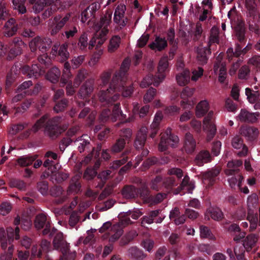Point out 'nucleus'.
<instances>
[{
	"instance_id": "obj_1",
	"label": "nucleus",
	"mask_w": 260,
	"mask_h": 260,
	"mask_svg": "<svg viewBox=\"0 0 260 260\" xmlns=\"http://www.w3.org/2000/svg\"><path fill=\"white\" fill-rule=\"evenodd\" d=\"M129 69L128 63L124 60L120 70L115 72L110 82L109 88L101 90L99 93V100L103 106H112L122 95L129 97L133 92V87L127 81V72Z\"/></svg>"
},
{
	"instance_id": "obj_2",
	"label": "nucleus",
	"mask_w": 260,
	"mask_h": 260,
	"mask_svg": "<svg viewBox=\"0 0 260 260\" xmlns=\"http://www.w3.org/2000/svg\"><path fill=\"white\" fill-rule=\"evenodd\" d=\"M45 126V133L52 140L58 137L68 128L66 124H61V117L55 116L48 119L47 115H44L37 121L32 127V131L37 132Z\"/></svg>"
},
{
	"instance_id": "obj_3",
	"label": "nucleus",
	"mask_w": 260,
	"mask_h": 260,
	"mask_svg": "<svg viewBox=\"0 0 260 260\" xmlns=\"http://www.w3.org/2000/svg\"><path fill=\"white\" fill-rule=\"evenodd\" d=\"M252 46V44L248 43L246 46L243 48L240 44L237 43L235 44L234 49L232 47L228 49L226 52V59L229 62H233L230 70L231 75L235 73L243 61V56L251 49Z\"/></svg>"
},
{
	"instance_id": "obj_4",
	"label": "nucleus",
	"mask_w": 260,
	"mask_h": 260,
	"mask_svg": "<svg viewBox=\"0 0 260 260\" xmlns=\"http://www.w3.org/2000/svg\"><path fill=\"white\" fill-rule=\"evenodd\" d=\"M143 213L138 209H134L129 210L128 211L124 212L123 215V219L120 222L112 226V230L115 232V234L112 235L110 240L113 241L118 240L123 234V228L125 226L131 224L133 222L129 218L131 216L133 219H138Z\"/></svg>"
},
{
	"instance_id": "obj_5",
	"label": "nucleus",
	"mask_w": 260,
	"mask_h": 260,
	"mask_svg": "<svg viewBox=\"0 0 260 260\" xmlns=\"http://www.w3.org/2000/svg\"><path fill=\"white\" fill-rule=\"evenodd\" d=\"M20 229L19 227L16 226L15 229L12 227H9L7 229V232L3 228L0 229V242L1 247L3 249H6L8 245V249L6 254H11V259L10 260H16L13 257V251L14 246L12 245V242L14 239L18 240L20 238L19 235Z\"/></svg>"
},
{
	"instance_id": "obj_6",
	"label": "nucleus",
	"mask_w": 260,
	"mask_h": 260,
	"mask_svg": "<svg viewBox=\"0 0 260 260\" xmlns=\"http://www.w3.org/2000/svg\"><path fill=\"white\" fill-rule=\"evenodd\" d=\"M54 236L53 245L55 249L61 252L62 255L60 257L66 260H74L76 253L75 252H70L69 244L64 239L63 234L57 230L52 237Z\"/></svg>"
},
{
	"instance_id": "obj_7",
	"label": "nucleus",
	"mask_w": 260,
	"mask_h": 260,
	"mask_svg": "<svg viewBox=\"0 0 260 260\" xmlns=\"http://www.w3.org/2000/svg\"><path fill=\"white\" fill-rule=\"evenodd\" d=\"M193 91V89L185 87L180 94L181 98L182 99L180 102L181 106L187 111L180 116V120L181 122L186 121L190 118L191 113L189 110L193 107V104L192 101L188 99L192 95Z\"/></svg>"
},
{
	"instance_id": "obj_8",
	"label": "nucleus",
	"mask_w": 260,
	"mask_h": 260,
	"mask_svg": "<svg viewBox=\"0 0 260 260\" xmlns=\"http://www.w3.org/2000/svg\"><path fill=\"white\" fill-rule=\"evenodd\" d=\"M126 115L123 114L120 109V103H117L114 105L111 111L109 109H104L100 116V120L102 122L107 121L115 122L118 119H124Z\"/></svg>"
},
{
	"instance_id": "obj_9",
	"label": "nucleus",
	"mask_w": 260,
	"mask_h": 260,
	"mask_svg": "<svg viewBox=\"0 0 260 260\" xmlns=\"http://www.w3.org/2000/svg\"><path fill=\"white\" fill-rule=\"evenodd\" d=\"M34 225L38 230L44 229L43 235H49V237H52L57 231L54 228L51 229L50 221L44 213H40L36 216Z\"/></svg>"
},
{
	"instance_id": "obj_10",
	"label": "nucleus",
	"mask_w": 260,
	"mask_h": 260,
	"mask_svg": "<svg viewBox=\"0 0 260 260\" xmlns=\"http://www.w3.org/2000/svg\"><path fill=\"white\" fill-rule=\"evenodd\" d=\"M52 43V40L50 38H41L37 36L29 42V46L32 52H35L38 49L42 53H44L50 48Z\"/></svg>"
},
{
	"instance_id": "obj_11",
	"label": "nucleus",
	"mask_w": 260,
	"mask_h": 260,
	"mask_svg": "<svg viewBox=\"0 0 260 260\" xmlns=\"http://www.w3.org/2000/svg\"><path fill=\"white\" fill-rule=\"evenodd\" d=\"M26 44L20 37H14L9 42L10 50L8 53L7 58L9 60H12L22 53L23 48Z\"/></svg>"
},
{
	"instance_id": "obj_12",
	"label": "nucleus",
	"mask_w": 260,
	"mask_h": 260,
	"mask_svg": "<svg viewBox=\"0 0 260 260\" xmlns=\"http://www.w3.org/2000/svg\"><path fill=\"white\" fill-rule=\"evenodd\" d=\"M71 66L68 62L64 63V69L60 79V83L62 86L67 84L66 86V93L68 95H73L75 90L72 86V81L70 80L72 74L70 72Z\"/></svg>"
},
{
	"instance_id": "obj_13",
	"label": "nucleus",
	"mask_w": 260,
	"mask_h": 260,
	"mask_svg": "<svg viewBox=\"0 0 260 260\" xmlns=\"http://www.w3.org/2000/svg\"><path fill=\"white\" fill-rule=\"evenodd\" d=\"M71 17L70 13H67L62 17L57 15L54 17L52 24L50 26V32L52 36L56 35L69 21Z\"/></svg>"
},
{
	"instance_id": "obj_14",
	"label": "nucleus",
	"mask_w": 260,
	"mask_h": 260,
	"mask_svg": "<svg viewBox=\"0 0 260 260\" xmlns=\"http://www.w3.org/2000/svg\"><path fill=\"white\" fill-rule=\"evenodd\" d=\"M51 245L50 241L46 239L41 241L39 246L34 245L31 249V254L38 258L47 257V253L51 250Z\"/></svg>"
},
{
	"instance_id": "obj_15",
	"label": "nucleus",
	"mask_w": 260,
	"mask_h": 260,
	"mask_svg": "<svg viewBox=\"0 0 260 260\" xmlns=\"http://www.w3.org/2000/svg\"><path fill=\"white\" fill-rule=\"evenodd\" d=\"M179 141L178 137L172 134H164L160 139V141L158 144V149L160 151L164 152L166 151L169 146L174 147Z\"/></svg>"
},
{
	"instance_id": "obj_16",
	"label": "nucleus",
	"mask_w": 260,
	"mask_h": 260,
	"mask_svg": "<svg viewBox=\"0 0 260 260\" xmlns=\"http://www.w3.org/2000/svg\"><path fill=\"white\" fill-rule=\"evenodd\" d=\"M112 12L107 11L105 14L100 18L99 21L94 23V28L96 30L101 29L104 36L107 35L109 32V26L111 23Z\"/></svg>"
},
{
	"instance_id": "obj_17",
	"label": "nucleus",
	"mask_w": 260,
	"mask_h": 260,
	"mask_svg": "<svg viewBox=\"0 0 260 260\" xmlns=\"http://www.w3.org/2000/svg\"><path fill=\"white\" fill-rule=\"evenodd\" d=\"M234 36L241 44H245L247 41L246 27L243 20L238 19L234 28Z\"/></svg>"
},
{
	"instance_id": "obj_18",
	"label": "nucleus",
	"mask_w": 260,
	"mask_h": 260,
	"mask_svg": "<svg viewBox=\"0 0 260 260\" xmlns=\"http://www.w3.org/2000/svg\"><path fill=\"white\" fill-rule=\"evenodd\" d=\"M100 7V5L96 3H93L87 7L81 13V22L82 23H85L87 21L89 22L91 21H93L95 18V13Z\"/></svg>"
},
{
	"instance_id": "obj_19",
	"label": "nucleus",
	"mask_w": 260,
	"mask_h": 260,
	"mask_svg": "<svg viewBox=\"0 0 260 260\" xmlns=\"http://www.w3.org/2000/svg\"><path fill=\"white\" fill-rule=\"evenodd\" d=\"M21 72L22 74L26 75L28 78L34 77L37 79L41 75H43L45 71L38 64H32L31 67L28 66H24L21 68Z\"/></svg>"
},
{
	"instance_id": "obj_20",
	"label": "nucleus",
	"mask_w": 260,
	"mask_h": 260,
	"mask_svg": "<svg viewBox=\"0 0 260 260\" xmlns=\"http://www.w3.org/2000/svg\"><path fill=\"white\" fill-rule=\"evenodd\" d=\"M240 134L250 142L256 140L259 134L258 128L249 125H242L240 128Z\"/></svg>"
},
{
	"instance_id": "obj_21",
	"label": "nucleus",
	"mask_w": 260,
	"mask_h": 260,
	"mask_svg": "<svg viewBox=\"0 0 260 260\" xmlns=\"http://www.w3.org/2000/svg\"><path fill=\"white\" fill-rule=\"evenodd\" d=\"M260 116V113L250 112L245 109H242L238 116L237 119L241 122L254 123L257 122V118Z\"/></svg>"
},
{
	"instance_id": "obj_22",
	"label": "nucleus",
	"mask_w": 260,
	"mask_h": 260,
	"mask_svg": "<svg viewBox=\"0 0 260 260\" xmlns=\"http://www.w3.org/2000/svg\"><path fill=\"white\" fill-rule=\"evenodd\" d=\"M18 29V25L16 19L14 18H9L4 27V36L7 38L12 37L16 34Z\"/></svg>"
},
{
	"instance_id": "obj_23",
	"label": "nucleus",
	"mask_w": 260,
	"mask_h": 260,
	"mask_svg": "<svg viewBox=\"0 0 260 260\" xmlns=\"http://www.w3.org/2000/svg\"><path fill=\"white\" fill-rule=\"evenodd\" d=\"M148 128L142 126L138 132L135 140L134 146L137 150L142 149L146 143L147 137Z\"/></svg>"
},
{
	"instance_id": "obj_24",
	"label": "nucleus",
	"mask_w": 260,
	"mask_h": 260,
	"mask_svg": "<svg viewBox=\"0 0 260 260\" xmlns=\"http://www.w3.org/2000/svg\"><path fill=\"white\" fill-rule=\"evenodd\" d=\"M168 45L167 40L164 37L155 36V40L149 45V47L155 51L161 52L164 50Z\"/></svg>"
},
{
	"instance_id": "obj_25",
	"label": "nucleus",
	"mask_w": 260,
	"mask_h": 260,
	"mask_svg": "<svg viewBox=\"0 0 260 260\" xmlns=\"http://www.w3.org/2000/svg\"><path fill=\"white\" fill-rule=\"evenodd\" d=\"M219 173L220 170L217 168H212L203 173L202 178L204 183H208L209 186H212Z\"/></svg>"
},
{
	"instance_id": "obj_26",
	"label": "nucleus",
	"mask_w": 260,
	"mask_h": 260,
	"mask_svg": "<svg viewBox=\"0 0 260 260\" xmlns=\"http://www.w3.org/2000/svg\"><path fill=\"white\" fill-rule=\"evenodd\" d=\"M211 53L210 47L209 46L207 47H198L197 48V58L199 63L201 65L206 64Z\"/></svg>"
},
{
	"instance_id": "obj_27",
	"label": "nucleus",
	"mask_w": 260,
	"mask_h": 260,
	"mask_svg": "<svg viewBox=\"0 0 260 260\" xmlns=\"http://www.w3.org/2000/svg\"><path fill=\"white\" fill-rule=\"evenodd\" d=\"M169 59V57L168 58V56H165L162 57L159 61L157 67V77L160 81H162V80L165 79L166 72L168 70Z\"/></svg>"
},
{
	"instance_id": "obj_28",
	"label": "nucleus",
	"mask_w": 260,
	"mask_h": 260,
	"mask_svg": "<svg viewBox=\"0 0 260 260\" xmlns=\"http://www.w3.org/2000/svg\"><path fill=\"white\" fill-rule=\"evenodd\" d=\"M163 118V115L161 112H157L154 118L153 121L150 126V137L154 138L159 129V124Z\"/></svg>"
},
{
	"instance_id": "obj_29",
	"label": "nucleus",
	"mask_w": 260,
	"mask_h": 260,
	"mask_svg": "<svg viewBox=\"0 0 260 260\" xmlns=\"http://www.w3.org/2000/svg\"><path fill=\"white\" fill-rule=\"evenodd\" d=\"M75 144L78 146V150L80 153H82L85 151L88 152H90L92 148V145L88 139L84 138V136L79 137L74 141Z\"/></svg>"
},
{
	"instance_id": "obj_30",
	"label": "nucleus",
	"mask_w": 260,
	"mask_h": 260,
	"mask_svg": "<svg viewBox=\"0 0 260 260\" xmlns=\"http://www.w3.org/2000/svg\"><path fill=\"white\" fill-rule=\"evenodd\" d=\"M207 215L216 221H220L224 218V215L221 209L217 206H212L207 209L206 216Z\"/></svg>"
},
{
	"instance_id": "obj_31",
	"label": "nucleus",
	"mask_w": 260,
	"mask_h": 260,
	"mask_svg": "<svg viewBox=\"0 0 260 260\" xmlns=\"http://www.w3.org/2000/svg\"><path fill=\"white\" fill-rule=\"evenodd\" d=\"M196 147V142L192 135L189 133H187L185 135L184 143V148L185 151L188 154H191L194 152Z\"/></svg>"
},
{
	"instance_id": "obj_32",
	"label": "nucleus",
	"mask_w": 260,
	"mask_h": 260,
	"mask_svg": "<svg viewBox=\"0 0 260 260\" xmlns=\"http://www.w3.org/2000/svg\"><path fill=\"white\" fill-rule=\"evenodd\" d=\"M122 194L126 199L136 198L138 197V188L132 185H125L122 189Z\"/></svg>"
},
{
	"instance_id": "obj_33",
	"label": "nucleus",
	"mask_w": 260,
	"mask_h": 260,
	"mask_svg": "<svg viewBox=\"0 0 260 260\" xmlns=\"http://www.w3.org/2000/svg\"><path fill=\"white\" fill-rule=\"evenodd\" d=\"M157 77V75L155 77L152 74H148L145 76L140 83V86L142 88H146L152 84L157 87L161 82Z\"/></svg>"
},
{
	"instance_id": "obj_34",
	"label": "nucleus",
	"mask_w": 260,
	"mask_h": 260,
	"mask_svg": "<svg viewBox=\"0 0 260 260\" xmlns=\"http://www.w3.org/2000/svg\"><path fill=\"white\" fill-rule=\"evenodd\" d=\"M232 146L236 149H240L242 147V150L238 152V155L240 156H246L247 153V147L243 144V140L239 136L233 138L232 142Z\"/></svg>"
},
{
	"instance_id": "obj_35",
	"label": "nucleus",
	"mask_w": 260,
	"mask_h": 260,
	"mask_svg": "<svg viewBox=\"0 0 260 260\" xmlns=\"http://www.w3.org/2000/svg\"><path fill=\"white\" fill-rule=\"evenodd\" d=\"M93 90V84L92 81H86L80 87L79 94L81 99L88 96Z\"/></svg>"
},
{
	"instance_id": "obj_36",
	"label": "nucleus",
	"mask_w": 260,
	"mask_h": 260,
	"mask_svg": "<svg viewBox=\"0 0 260 260\" xmlns=\"http://www.w3.org/2000/svg\"><path fill=\"white\" fill-rule=\"evenodd\" d=\"M211 156L208 151L202 150L197 154L195 158V162L199 166H202L205 163L210 162Z\"/></svg>"
},
{
	"instance_id": "obj_37",
	"label": "nucleus",
	"mask_w": 260,
	"mask_h": 260,
	"mask_svg": "<svg viewBox=\"0 0 260 260\" xmlns=\"http://www.w3.org/2000/svg\"><path fill=\"white\" fill-rule=\"evenodd\" d=\"M129 256L135 260H143L147 256L144 251L137 247L133 246L128 250Z\"/></svg>"
},
{
	"instance_id": "obj_38",
	"label": "nucleus",
	"mask_w": 260,
	"mask_h": 260,
	"mask_svg": "<svg viewBox=\"0 0 260 260\" xmlns=\"http://www.w3.org/2000/svg\"><path fill=\"white\" fill-rule=\"evenodd\" d=\"M257 241V237L255 234H250L246 236L243 241V248L247 252H249L255 245Z\"/></svg>"
},
{
	"instance_id": "obj_39",
	"label": "nucleus",
	"mask_w": 260,
	"mask_h": 260,
	"mask_svg": "<svg viewBox=\"0 0 260 260\" xmlns=\"http://www.w3.org/2000/svg\"><path fill=\"white\" fill-rule=\"evenodd\" d=\"M60 71L58 68L53 67L50 69L46 74V78L53 83H56L58 82L60 77Z\"/></svg>"
},
{
	"instance_id": "obj_40",
	"label": "nucleus",
	"mask_w": 260,
	"mask_h": 260,
	"mask_svg": "<svg viewBox=\"0 0 260 260\" xmlns=\"http://www.w3.org/2000/svg\"><path fill=\"white\" fill-rule=\"evenodd\" d=\"M38 155H28L19 157L17 159L18 164L21 167H27L31 165L38 158Z\"/></svg>"
},
{
	"instance_id": "obj_41",
	"label": "nucleus",
	"mask_w": 260,
	"mask_h": 260,
	"mask_svg": "<svg viewBox=\"0 0 260 260\" xmlns=\"http://www.w3.org/2000/svg\"><path fill=\"white\" fill-rule=\"evenodd\" d=\"M91 152L89 153L85 157L83 161L85 164H88L92 158L94 156L95 158L98 159L100 157V152L102 150V144H98L96 147L92 146Z\"/></svg>"
},
{
	"instance_id": "obj_42",
	"label": "nucleus",
	"mask_w": 260,
	"mask_h": 260,
	"mask_svg": "<svg viewBox=\"0 0 260 260\" xmlns=\"http://www.w3.org/2000/svg\"><path fill=\"white\" fill-rule=\"evenodd\" d=\"M56 55L57 59L60 62H65L64 63L68 62L70 64L68 61H67L70 56L69 52L68 51V45L67 44H63L59 47Z\"/></svg>"
},
{
	"instance_id": "obj_43",
	"label": "nucleus",
	"mask_w": 260,
	"mask_h": 260,
	"mask_svg": "<svg viewBox=\"0 0 260 260\" xmlns=\"http://www.w3.org/2000/svg\"><path fill=\"white\" fill-rule=\"evenodd\" d=\"M209 110V104L206 100L201 101L196 106V114L198 117L204 116Z\"/></svg>"
},
{
	"instance_id": "obj_44",
	"label": "nucleus",
	"mask_w": 260,
	"mask_h": 260,
	"mask_svg": "<svg viewBox=\"0 0 260 260\" xmlns=\"http://www.w3.org/2000/svg\"><path fill=\"white\" fill-rule=\"evenodd\" d=\"M194 188V185L189 182V178L186 175L184 176L180 186L178 187L177 189L178 191L176 193H178L182 190L184 189H186L189 193H191Z\"/></svg>"
},
{
	"instance_id": "obj_45",
	"label": "nucleus",
	"mask_w": 260,
	"mask_h": 260,
	"mask_svg": "<svg viewBox=\"0 0 260 260\" xmlns=\"http://www.w3.org/2000/svg\"><path fill=\"white\" fill-rule=\"evenodd\" d=\"M43 166L48 168V170L45 171L44 173V176H49L52 175L54 173L56 172L57 167L55 162L52 160H50L49 158H47L43 163Z\"/></svg>"
},
{
	"instance_id": "obj_46",
	"label": "nucleus",
	"mask_w": 260,
	"mask_h": 260,
	"mask_svg": "<svg viewBox=\"0 0 260 260\" xmlns=\"http://www.w3.org/2000/svg\"><path fill=\"white\" fill-rule=\"evenodd\" d=\"M243 162L241 160H234L230 161L228 164L229 168H233V169H230L226 171L228 175H236L238 173L239 170L238 167L242 166Z\"/></svg>"
},
{
	"instance_id": "obj_47",
	"label": "nucleus",
	"mask_w": 260,
	"mask_h": 260,
	"mask_svg": "<svg viewBox=\"0 0 260 260\" xmlns=\"http://www.w3.org/2000/svg\"><path fill=\"white\" fill-rule=\"evenodd\" d=\"M176 78L179 85L185 86L190 81V72L189 71H184L183 72L178 74Z\"/></svg>"
},
{
	"instance_id": "obj_48",
	"label": "nucleus",
	"mask_w": 260,
	"mask_h": 260,
	"mask_svg": "<svg viewBox=\"0 0 260 260\" xmlns=\"http://www.w3.org/2000/svg\"><path fill=\"white\" fill-rule=\"evenodd\" d=\"M219 28L216 26H213L210 30L209 41L208 46L211 47L212 44H218L219 43Z\"/></svg>"
},
{
	"instance_id": "obj_49",
	"label": "nucleus",
	"mask_w": 260,
	"mask_h": 260,
	"mask_svg": "<svg viewBox=\"0 0 260 260\" xmlns=\"http://www.w3.org/2000/svg\"><path fill=\"white\" fill-rule=\"evenodd\" d=\"M78 32L77 27L76 25L67 24L65 26L64 30L62 35L67 39L73 38Z\"/></svg>"
},
{
	"instance_id": "obj_50",
	"label": "nucleus",
	"mask_w": 260,
	"mask_h": 260,
	"mask_svg": "<svg viewBox=\"0 0 260 260\" xmlns=\"http://www.w3.org/2000/svg\"><path fill=\"white\" fill-rule=\"evenodd\" d=\"M150 188L153 190H159L164 188V178L158 175L152 179L150 183Z\"/></svg>"
},
{
	"instance_id": "obj_51",
	"label": "nucleus",
	"mask_w": 260,
	"mask_h": 260,
	"mask_svg": "<svg viewBox=\"0 0 260 260\" xmlns=\"http://www.w3.org/2000/svg\"><path fill=\"white\" fill-rule=\"evenodd\" d=\"M25 2L26 0H12L14 9L17 11L19 14H24L26 13Z\"/></svg>"
},
{
	"instance_id": "obj_52",
	"label": "nucleus",
	"mask_w": 260,
	"mask_h": 260,
	"mask_svg": "<svg viewBox=\"0 0 260 260\" xmlns=\"http://www.w3.org/2000/svg\"><path fill=\"white\" fill-rule=\"evenodd\" d=\"M121 42V38L118 35L113 36L110 40L108 45V51L110 52H113L119 47Z\"/></svg>"
},
{
	"instance_id": "obj_53",
	"label": "nucleus",
	"mask_w": 260,
	"mask_h": 260,
	"mask_svg": "<svg viewBox=\"0 0 260 260\" xmlns=\"http://www.w3.org/2000/svg\"><path fill=\"white\" fill-rule=\"evenodd\" d=\"M245 94L248 101L250 103L256 102L260 96V92L258 91H254L249 88L245 89Z\"/></svg>"
},
{
	"instance_id": "obj_54",
	"label": "nucleus",
	"mask_w": 260,
	"mask_h": 260,
	"mask_svg": "<svg viewBox=\"0 0 260 260\" xmlns=\"http://www.w3.org/2000/svg\"><path fill=\"white\" fill-rule=\"evenodd\" d=\"M125 145V140L123 138H119L111 146V151L113 153L120 152L124 149Z\"/></svg>"
},
{
	"instance_id": "obj_55",
	"label": "nucleus",
	"mask_w": 260,
	"mask_h": 260,
	"mask_svg": "<svg viewBox=\"0 0 260 260\" xmlns=\"http://www.w3.org/2000/svg\"><path fill=\"white\" fill-rule=\"evenodd\" d=\"M125 10L126 7L124 5H118L116 7L114 14V22H119V20L124 18Z\"/></svg>"
},
{
	"instance_id": "obj_56",
	"label": "nucleus",
	"mask_w": 260,
	"mask_h": 260,
	"mask_svg": "<svg viewBox=\"0 0 260 260\" xmlns=\"http://www.w3.org/2000/svg\"><path fill=\"white\" fill-rule=\"evenodd\" d=\"M234 175V176H232L228 180L231 187L235 188L236 185H237L238 187H240L242 185V182L244 180V177L242 175L238 173Z\"/></svg>"
},
{
	"instance_id": "obj_57",
	"label": "nucleus",
	"mask_w": 260,
	"mask_h": 260,
	"mask_svg": "<svg viewBox=\"0 0 260 260\" xmlns=\"http://www.w3.org/2000/svg\"><path fill=\"white\" fill-rule=\"evenodd\" d=\"M55 105L54 106L53 110L56 113L63 111L69 105V100L67 99L63 98L60 100L54 102Z\"/></svg>"
},
{
	"instance_id": "obj_58",
	"label": "nucleus",
	"mask_w": 260,
	"mask_h": 260,
	"mask_svg": "<svg viewBox=\"0 0 260 260\" xmlns=\"http://www.w3.org/2000/svg\"><path fill=\"white\" fill-rule=\"evenodd\" d=\"M32 5V9L35 13L42 11L45 6H47L45 0H29Z\"/></svg>"
},
{
	"instance_id": "obj_59",
	"label": "nucleus",
	"mask_w": 260,
	"mask_h": 260,
	"mask_svg": "<svg viewBox=\"0 0 260 260\" xmlns=\"http://www.w3.org/2000/svg\"><path fill=\"white\" fill-rule=\"evenodd\" d=\"M10 186L11 187H16L20 190H25L26 188V183L22 180L12 178L9 182Z\"/></svg>"
},
{
	"instance_id": "obj_60",
	"label": "nucleus",
	"mask_w": 260,
	"mask_h": 260,
	"mask_svg": "<svg viewBox=\"0 0 260 260\" xmlns=\"http://www.w3.org/2000/svg\"><path fill=\"white\" fill-rule=\"evenodd\" d=\"M178 183L174 177H169L164 178V188L167 190H171L174 187L177 186Z\"/></svg>"
},
{
	"instance_id": "obj_61",
	"label": "nucleus",
	"mask_w": 260,
	"mask_h": 260,
	"mask_svg": "<svg viewBox=\"0 0 260 260\" xmlns=\"http://www.w3.org/2000/svg\"><path fill=\"white\" fill-rule=\"evenodd\" d=\"M111 171L110 170H106L103 171L98 175V178L101 179L100 182L97 185L96 187L100 189H102L105 183L106 180L110 177Z\"/></svg>"
},
{
	"instance_id": "obj_62",
	"label": "nucleus",
	"mask_w": 260,
	"mask_h": 260,
	"mask_svg": "<svg viewBox=\"0 0 260 260\" xmlns=\"http://www.w3.org/2000/svg\"><path fill=\"white\" fill-rule=\"evenodd\" d=\"M140 183L142 184V186L140 188H138V196L149 201V197H150L149 190L145 183H142L141 181H140Z\"/></svg>"
},
{
	"instance_id": "obj_63",
	"label": "nucleus",
	"mask_w": 260,
	"mask_h": 260,
	"mask_svg": "<svg viewBox=\"0 0 260 260\" xmlns=\"http://www.w3.org/2000/svg\"><path fill=\"white\" fill-rule=\"evenodd\" d=\"M149 106L145 105L140 109V106L137 104L134 107V113L136 114L138 113L140 117H145L149 111Z\"/></svg>"
},
{
	"instance_id": "obj_64",
	"label": "nucleus",
	"mask_w": 260,
	"mask_h": 260,
	"mask_svg": "<svg viewBox=\"0 0 260 260\" xmlns=\"http://www.w3.org/2000/svg\"><path fill=\"white\" fill-rule=\"evenodd\" d=\"M200 236L203 238L213 239L214 236L209 228L205 225H202L200 227Z\"/></svg>"
}]
</instances>
